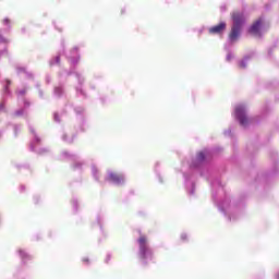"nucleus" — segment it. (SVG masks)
<instances>
[{"instance_id":"11","label":"nucleus","mask_w":279,"mask_h":279,"mask_svg":"<svg viewBox=\"0 0 279 279\" xmlns=\"http://www.w3.org/2000/svg\"><path fill=\"white\" fill-rule=\"evenodd\" d=\"M25 93H27V89L17 90V95H21L22 97H23V95H25Z\"/></svg>"},{"instance_id":"6","label":"nucleus","mask_w":279,"mask_h":279,"mask_svg":"<svg viewBox=\"0 0 279 279\" xmlns=\"http://www.w3.org/2000/svg\"><path fill=\"white\" fill-rule=\"evenodd\" d=\"M260 25H263V19H258L253 23L248 29L250 34H253L254 36H260Z\"/></svg>"},{"instance_id":"18","label":"nucleus","mask_w":279,"mask_h":279,"mask_svg":"<svg viewBox=\"0 0 279 279\" xmlns=\"http://www.w3.org/2000/svg\"><path fill=\"white\" fill-rule=\"evenodd\" d=\"M181 239H182L183 241H185L186 234H182V235H181Z\"/></svg>"},{"instance_id":"15","label":"nucleus","mask_w":279,"mask_h":279,"mask_svg":"<svg viewBox=\"0 0 279 279\" xmlns=\"http://www.w3.org/2000/svg\"><path fill=\"white\" fill-rule=\"evenodd\" d=\"M24 108H29V102L27 100L24 101Z\"/></svg>"},{"instance_id":"26","label":"nucleus","mask_w":279,"mask_h":279,"mask_svg":"<svg viewBox=\"0 0 279 279\" xmlns=\"http://www.w3.org/2000/svg\"><path fill=\"white\" fill-rule=\"evenodd\" d=\"M84 260V263H88V259H83Z\"/></svg>"},{"instance_id":"21","label":"nucleus","mask_w":279,"mask_h":279,"mask_svg":"<svg viewBox=\"0 0 279 279\" xmlns=\"http://www.w3.org/2000/svg\"><path fill=\"white\" fill-rule=\"evenodd\" d=\"M0 40H1L2 43H5V39H2L1 37H0Z\"/></svg>"},{"instance_id":"12","label":"nucleus","mask_w":279,"mask_h":279,"mask_svg":"<svg viewBox=\"0 0 279 279\" xmlns=\"http://www.w3.org/2000/svg\"><path fill=\"white\" fill-rule=\"evenodd\" d=\"M20 252V256H22V258H25V256H27V254H25L23 251H19Z\"/></svg>"},{"instance_id":"4","label":"nucleus","mask_w":279,"mask_h":279,"mask_svg":"<svg viewBox=\"0 0 279 279\" xmlns=\"http://www.w3.org/2000/svg\"><path fill=\"white\" fill-rule=\"evenodd\" d=\"M235 117L242 125L247 124V117L245 116V107L239 106L235 108Z\"/></svg>"},{"instance_id":"19","label":"nucleus","mask_w":279,"mask_h":279,"mask_svg":"<svg viewBox=\"0 0 279 279\" xmlns=\"http://www.w3.org/2000/svg\"><path fill=\"white\" fill-rule=\"evenodd\" d=\"M93 173L95 175V173H97V168H93Z\"/></svg>"},{"instance_id":"13","label":"nucleus","mask_w":279,"mask_h":279,"mask_svg":"<svg viewBox=\"0 0 279 279\" xmlns=\"http://www.w3.org/2000/svg\"><path fill=\"white\" fill-rule=\"evenodd\" d=\"M54 61H56L57 64H60V56H57V57L54 58Z\"/></svg>"},{"instance_id":"1","label":"nucleus","mask_w":279,"mask_h":279,"mask_svg":"<svg viewBox=\"0 0 279 279\" xmlns=\"http://www.w3.org/2000/svg\"><path fill=\"white\" fill-rule=\"evenodd\" d=\"M233 25L229 34L230 40H236L241 36V27L245 23V14L243 12L235 11L232 13Z\"/></svg>"},{"instance_id":"17","label":"nucleus","mask_w":279,"mask_h":279,"mask_svg":"<svg viewBox=\"0 0 279 279\" xmlns=\"http://www.w3.org/2000/svg\"><path fill=\"white\" fill-rule=\"evenodd\" d=\"M8 23H10V20H9V19H4V20H3V24H4V25H8Z\"/></svg>"},{"instance_id":"5","label":"nucleus","mask_w":279,"mask_h":279,"mask_svg":"<svg viewBox=\"0 0 279 279\" xmlns=\"http://www.w3.org/2000/svg\"><path fill=\"white\" fill-rule=\"evenodd\" d=\"M107 180L108 182H112L113 184L120 185V184H123V182H125V177L123 174L109 172Z\"/></svg>"},{"instance_id":"22","label":"nucleus","mask_w":279,"mask_h":279,"mask_svg":"<svg viewBox=\"0 0 279 279\" xmlns=\"http://www.w3.org/2000/svg\"><path fill=\"white\" fill-rule=\"evenodd\" d=\"M7 86H10V81H7Z\"/></svg>"},{"instance_id":"27","label":"nucleus","mask_w":279,"mask_h":279,"mask_svg":"<svg viewBox=\"0 0 279 279\" xmlns=\"http://www.w3.org/2000/svg\"><path fill=\"white\" fill-rule=\"evenodd\" d=\"M50 64H53V61H50Z\"/></svg>"},{"instance_id":"16","label":"nucleus","mask_w":279,"mask_h":279,"mask_svg":"<svg viewBox=\"0 0 279 279\" xmlns=\"http://www.w3.org/2000/svg\"><path fill=\"white\" fill-rule=\"evenodd\" d=\"M46 151H47V148H44V149L38 150V154H46Z\"/></svg>"},{"instance_id":"8","label":"nucleus","mask_w":279,"mask_h":279,"mask_svg":"<svg viewBox=\"0 0 279 279\" xmlns=\"http://www.w3.org/2000/svg\"><path fill=\"white\" fill-rule=\"evenodd\" d=\"M23 114H25V109L16 110V111L13 113L14 117H23Z\"/></svg>"},{"instance_id":"23","label":"nucleus","mask_w":279,"mask_h":279,"mask_svg":"<svg viewBox=\"0 0 279 279\" xmlns=\"http://www.w3.org/2000/svg\"><path fill=\"white\" fill-rule=\"evenodd\" d=\"M0 110H3V105H0Z\"/></svg>"},{"instance_id":"7","label":"nucleus","mask_w":279,"mask_h":279,"mask_svg":"<svg viewBox=\"0 0 279 279\" xmlns=\"http://www.w3.org/2000/svg\"><path fill=\"white\" fill-rule=\"evenodd\" d=\"M223 29H226V23H220L214 27H211L210 32L211 34H221V32H223Z\"/></svg>"},{"instance_id":"10","label":"nucleus","mask_w":279,"mask_h":279,"mask_svg":"<svg viewBox=\"0 0 279 279\" xmlns=\"http://www.w3.org/2000/svg\"><path fill=\"white\" fill-rule=\"evenodd\" d=\"M31 132L34 134L35 140L34 143H40V137H38V135H36V133L34 132V129L31 128Z\"/></svg>"},{"instance_id":"9","label":"nucleus","mask_w":279,"mask_h":279,"mask_svg":"<svg viewBox=\"0 0 279 279\" xmlns=\"http://www.w3.org/2000/svg\"><path fill=\"white\" fill-rule=\"evenodd\" d=\"M62 93H63V89H62V87H56L54 88V95L57 96V97H60V95H62Z\"/></svg>"},{"instance_id":"2","label":"nucleus","mask_w":279,"mask_h":279,"mask_svg":"<svg viewBox=\"0 0 279 279\" xmlns=\"http://www.w3.org/2000/svg\"><path fill=\"white\" fill-rule=\"evenodd\" d=\"M137 243L140 245V257L145 260V258H149L151 256V250L147 245V238L145 235H142Z\"/></svg>"},{"instance_id":"14","label":"nucleus","mask_w":279,"mask_h":279,"mask_svg":"<svg viewBox=\"0 0 279 279\" xmlns=\"http://www.w3.org/2000/svg\"><path fill=\"white\" fill-rule=\"evenodd\" d=\"M54 121H57V123H60V119L58 118V113H54Z\"/></svg>"},{"instance_id":"3","label":"nucleus","mask_w":279,"mask_h":279,"mask_svg":"<svg viewBox=\"0 0 279 279\" xmlns=\"http://www.w3.org/2000/svg\"><path fill=\"white\" fill-rule=\"evenodd\" d=\"M206 156H208V153L205 150L197 154L196 158L191 163V169H199L204 167V162H206Z\"/></svg>"},{"instance_id":"24","label":"nucleus","mask_w":279,"mask_h":279,"mask_svg":"<svg viewBox=\"0 0 279 279\" xmlns=\"http://www.w3.org/2000/svg\"><path fill=\"white\" fill-rule=\"evenodd\" d=\"M31 148L34 150V144L31 145Z\"/></svg>"},{"instance_id":"20","label":"nucleus","mask_w":279,"mask_h":279,"mask_svg":"<svg viewBox=\"0 0 279 279\" xmlns=\"http://www.w3.org/2000/svg\"><path fill=\"white\" fill-rule=\"evenodd\" d=\"M62 138H63V141H66V135H63V137H62Z\"/></svg>"},{"instance_id":"25","label":"nucleus","mask_w":279,"mask_h":279,"mask_svg":"<svg viewBox=\"0 0 279 279\" xmlns=\"http://www.w3.org/2000/svg\"><path fill=\"white\" fill-rule=\"evenodd\" d=\"M68 143H73V140L68 141Z\"/></svg>"}]
</instances>
